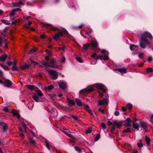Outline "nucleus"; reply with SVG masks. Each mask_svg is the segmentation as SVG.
<instances>
[{"mask_svg":"<svg viewBox=\"0 0 153 153\" xmlns=\"http://www.w3.org/2000/svg\"><path fill=\"white\" fill-rule=\"evenodd\" d=\"M140 45L143 49L146 48V46H149L151 44V42L148 39H152L153 38L152 34L148 31H145L142 33L140 36Z\"/></svg>","mask_w":153,"mask_h":153,"instance_id":"nucleus-1","label":"nucleus"},{"mask_svg":"<svg viewBox=\"0 0 153 153\" xmlns=\"http://www.w3.org/2000/svg\"><path fill=\"white\" fill-rule=\"evenodd\" d=\"M113 125L110 130L111 132L112 133L114 132L116 127L117 128H120L122 126L123 122H127L125 125L126 127H130L131 125V120L129 118H127L125 120L119 122H118L117 120H113Z\"/></svg>","mask_w":153,"mask_h":153,"instance_id":"nucleus-2","label":"nucleus"},{"mask_svg":"<svg viewBox=\"0 0 153 153\" xmlns=\"http://www.w3.org/2000/svg\"><path fill=\"white\" fill-rule=\"evenodd\" d=\"M2 80L0 79V84L6 87L10 88L12 85V82L9 79L4 78L2 79Z\"/></svg>","mask_w":153,"mask_h":153,"instance_id":"nucleus-3","label":"nucleus"},{"mask_svg":"<svg viewBox=\"0 0 153 153\" xmlns=\"http://www.w3.org/2000/svg\"><path fill=\"white\" fill-rule=\"evenodd\" d=\"M43 25L45 27H46L48 29L54 31H59L60 30L57 27H54L51 25L47 23H43Z\"/></svg>","mask_w":153,"mask_h":153,"instance_id":"nucleus-4","label":"nucleus"},{"mask_svg":"<svg viewBox=\"0 0 153 153\" xmlns=\"http://www.w3.org/2000/svg\"><path fill=\"white\" fill-rule=\"evenodd\" d=\"M48 73L50 74V78L53 80H56L58 77L57 72L53 70H50L48 71Z\"/></svg>","mask_w":153,"mask_h":153,"instance_id":"nucleus-5","label":"nucleus"},{"mask_svg":"<svg viewBox=\"0 0 153 153\" xmlns=\"http://www.w3.org/2000/svg\"><path fill=\"white\" fill-rule=\"evenodd\" d=\"M96 87L102 91L103 93H105L108 90L106 87L103 84L100 83L95 84Z\"/></svg>","mask_w":153,"mask_h":153,"instance_id":"nucleus-6","label":"nucleus"},{"mask_svg":"<svg viewBox=\"0 0 153 153\" xmlns=\"http://www.w3.org/2000/svg\"><path fill=\"white\" fill-rule=\"evenodd\" d=\"M94 88L92 87H89L87 88L81 90L79 91V93L81 94L85 92H91L93 91Z\"/></svg>","mask_w":153,"mask_h":153,"instance_id":"nucleus-7","label":"nucleus"},{"mask_svg":"<svg viewBox=\"0 0 153 153\" xmlns=\"http://www.w3.org/2000/svg\"><path fill=\"white\" fill-rule=\"evenodd\" d=\"M59 88L65 91L67 88V85L66 83L63 82H58Z\"/></svg>","mask_w":153,"mask_h":153,"instance_id":"nucleus-8","label":"nucleus"},{"mask_svg":"<svg viewBox=\"0 0 153 153\" xmlns=\"http://www.w3.org/2000/svg\"><path fill=\"white\" fill-rule=\"evenodd\" d=\"M41 63L42 65L45 66L51 67L53 68H58L59 67L57 65H50L48 62L42 61Z\"/></svg>","mask_w":153,"mask_h":153,"instance_id":"nucleus-9","label":"nucleus"},{"mask_svg":"<svg viewBox=\"0 0 153 153\" xmlns=\"http://www.w3.org/2000/svg\"><path fill=\"white\" fill-rule=\"evenodd\" d=\"M108 104V99L106 98H104L103 100L98 101V104L100 106L103 105H107Z\"/></svg>","mask_w":153,"mask_h":153,"instance_id":"nucleus-10","label":"nucleus"},{"mask_svg":"<svg viewBox=\"0 0 153 153\" xmlns=\"http://www.w3.org/2000/svg\"><path fill=\"white\" fill-rule=\"evenodd\" d=\"M67 101L68 102V105L70 107L75 106V102L73 100L69 98H67Z\"/></svg>","mask_w":153,"mask_h":153,"instance_id":"nucleus-11","label":"nucleus"},{"mask_svg":"<svg viewBox=\"0 0 153 153\" xmlns=\"http://www.w3.org/2000/svg\"><path fill=\"white\" fill-rule=\"evenodd\" d=\"M63 36V33L61 31L55 34L53 36V38L54 40H57L60 37Z\"/></svg>","mask_w":153,"mask_h":153,"instance_id":"nucleus-12","label":"nucleus"},{"mask_svg":"<svg viewBox=\"0 0 153 153\" xmlns=\"http://www.w3.org/2000/svg\"><path fill=\"white\" fill-rule=\"evenodd\" d=\"M90 44L91 47L94 49H96L98 45V43L96 40L92 42Z\"/></svg>","mask_w":153,"mask_h":153,"instance_id":"nucleus-13","label":"nucleus"},{"mask_svg":"<svg viewBox=\"0 0 153 153\" xmlns=\"http://www.w3.org/2000/svg\"><path fill=\"white\" fill-rule=\"evenodd\" d=\"M7 58V55L5 53L1 55L0 56V62H4L5 61Z\"/></svg>","mask_w":153,"mask_h":153,"instance_id":"nucleus-14","label":"nucleus"},{"mask_svg":"<svg viewBox=\"0 0 153 153\" xmlns=\"http://www.w3.org/2000/svg\"><path fill=\"white\" fill-rule=\"evenodd\" d=\"M140 125L141 127L145 130L148 128V126L146 122L144 121H141L140 123Z\"/></svg>","mask_w":153,"mask_h":153,"instance_id":"nucleus-15","label":"nucleus"},{"mask_svg":"<svg viewBox=\"0 0 153 153\" xmlns=\"http://www.w3.org/2000/svg\"><path fill=\"white\" fill-rule=\"evenodd\" d=\"M54 88L53 85H51L45 87V90L47 91H50Z\"/></svg>","mask_w":153,"mask_h":153,"instance_id":"nucleus-16","label":"nucleus"},{"mask_svg":"<svg viewBox=\"0 0 153 153\" xmlns=\"http://www.w3.org/2000/svg\"><path fill=\"white\" fill-rule=\"evenodd\" d=\"M132 125L134 128L138 131L139 130V126L137 123L133 122Z\"/></svg>","mask_w":153,"mask_h":153,"instance_id":"nucleus-17","label":"nucleus"},{"mask_svg":"<svg viewBox=\"0 0 153 153\" xmlns=\"http://www.w3.org/2000/svg\"><path fill=\"white\" fill-rule=\"evenodd\" d=\"M75 101L78 106H81L82 105V103L81 102V101L80 99L76 98L75 99Z\"/></svg>","mask_w":153,"mask_h":153,"instance_id":"nucleus-18","label":"nucleus"},{"mask_svg":"<svg viewBox=\"0 0 153 153\" xmlns=\"http://www.w3.org/2000/svg\"><path fill=\"white\" fill-rule=\"evenodd\" d=\"M118 70L119 72L123 73H126V68H120L118 69H117L115 70Z\"/></svg>","mask_w":153,"mask_h":153,"instance_id":"nucleus-19","label":"nucleus"},{"mask_svg":"<svg viewBox=\"0 0 153 153\" xmlns=\"http://www.w3.org/2000/svg\"><path fill=\"white\" fill-rule=\"evenodd\" d=\"M19 67L21 69L23 70L27 69L29 68V65L27 64H26L24 65H21Z\"/></svg>","mask_w":153,"mask_h":153,"instance_id":"nucleus-20","label":"nucleus"},{"mask_svg":"<svg viewBox=\"0 0 153 153\" xmlns=\"http://www.w3.org/2000/svg\"><path fill=\"white\" fill-rule=\"evenodd\" d=\"M29 142L30 144H31L33 146H35L36 143V141L31 138H29Z\"/></svg>","mask_w":153,"mask_h":153,"instance_id":"nucleus-21","label":"nucleus"},{"mask_svg":"<svg viewBox=\"0 0 153 153\" xmlns=\"http://www.w3.org/2000/svg\"><path fill=\"white\" fill-rule=\"evenodd\" d=\"M145 140L146 143H147V145L148 146H149L150 145V139L147 136H146L145 137Z\"/></svg>","mask_w":153,"mask_h":153,"instance_id":"nucleus-22","label":"nucleus"},{"mask_svg":"<svg viewBox=\"0 0 153 153\" xmlns=\"http://www.w3.org/2000/svg\"><path fill=\"white\" fill-rule=\"evenodd\" d=\"M32 98L36 102H39V99L38 97L36 95V94L35 95H33L32 97Z\"/></svg>","mask_w":153,"mask_h":153,"instance_id":"nucleus-23","label":"nucleus"},{"mask_svg":"<svg viewBox=\"0 0 153 153\" xmlns=\"http://www.w3.org/2000/svg\"><path fill=\"white\" fill-rule=\"evenodd\" d=\"M37 94L39 97H42L43 96V94L42 91L39 89H38L36 91Z\"/></svg>","mask_w":153,"mask_h":153,"instance_id":"nucleus-24","label":"nucleus"},{"mask_svg":"<svg viewBox=\"0 0 153 153\" xmlns=\"http://www.w3.org/2000/svg\"><path fill=\"white\" fill-rule=\"evenodd\" d=\"M49 64L50 65H54L55 63H56V61L53 58L51 59L50 61H49Z\"/></svg>","mask_w":153,"mask_h":153,"instance_id":"nucleus-25","label":"nucleus"},{"mask_svg":"<svg viewBox=\"0 0 153 153\" xmlns=\"http://www.w3.org/2000/svg\"><path fill=\"white\" fill-rule=\"evenodd\" d=\"M26 87L28 88L30 90H33L34 89L35 86L33 85H26Z\"/></svg>","mask_w":153,"mask_h":153,"instance_id":"nucleus-26","label":"nucleus"},{"mask_svg":"<svg viewBox=\"0 0 153 153\" xmlns=\"http://www.w3.org/2000/svg\"><path fill=\"white\" fill-rule=\"evenodd\" d=\"M123 133H126L128 132H131V128H128L125 129L122 132Z\"/></svg>","mask_w":153,"mask_h":153,"instance_id":"nucleus-27","label":"nucleus"},{"mask_svg":"<svg viewBox=\"0 0 153 153\" xmlns=\"http://www.w3.org/2000/svg\"><path fill=\"white\" fill-rule=\"evenodd\" d=\"M90 43H87L83 45V49L84 50H86L90 46Z\"/></svg>","mask_w":153,"mask_h":153,"instance_id":"nucleus-28","label":"nucleus"},{"mask_svg":"<svg viewBox=\"0 0 153 153\" xmlns=\"http://www.w3.org/2000/svg\"><path fill=\"white\" fill-rule=\"evenodd\" d=\"M71 117L72 118L74 119L76 121L79 122V120L78 118L77 117H76V116H75L73 114H71L70 115Z\"/></svg>","mask_w":153,"mask_h":153,"instance_id":"nucleus-29","label":"nucleus"},{"mask_svg":"<svg viewBox=\"0 0 153 153\" xmlns=\"http://www.w3.org/2000/svg\"><path fill=\"white\" fill-rule=\"evenodd\" d=\"M48 95L53 100H54V98L56 96V95L54 94H48Z\"/></svg>","mask_w":153,"mask_h":153,"instance_id":"nucleus-30","label":"nucleus"},{"mask_svg":"<svg viewBox=\"0 0 153 153\" xmlns=\"http://www.w3.org/2000/svg\"><path fill=\"white\" fill-rule=\"evenodd\" d=\"M8 129V126L7 124L5 123L3 126L2 129L4 131H5L6 130H7Z\"/></svg>","mask_w":153,"mask_h":153,"instance_id":"nucleus-31","label":"nucleus"},{"mask_svg":"<svg viewBox=\"0 0 153 153\" xmlns=\"http://www.w3.org/2000/svg\"><path fill=\"white\" fill-rule=\"evenodd\" d=\"M74 148L75 150L79 153H81L82 151L81 149L78 146H76Z\"/></svg>","mask_w":153,"mask_h":153,"instance_id":"nucleus-32","label":"nucleus"},{"mask_svg":"<svg viewBox=\"0 0 153 153\" xmlns=\"http://www.w3.org/2000/svg\"><path fill=\"white\" fill-rule=\"evenodd\" d=\"M45 143L46 145V146L47 148L49 149L50 150V144L48 142V141L47 140H46L45 141Z\"/></svg>","mask_w":153,"mask_h":153,"instance_id":"nucleus-33","label":"nucleus"},{"mask_svg":"<svg viewBox=\"0 0 153 153\" xmlns=\"http://www.w3.org/2000/svg\"><path fill=\"white\" fill-rule=\"evenodd\" d=\"M1 22H2V23H4L5 25H10V23H8V22H6L7 21V20H5L4 19H2L1 20Z\"/></svg>","mask_w":153,"mask_h":153,"instance_id":"nucleus-34","label":"nucleus"},{"mask_svg":"<svg viewBox=\"0 0 153 153\" xmlns=\"http://www.w3.org/2000/svg\"><path fill=\"white\" fill-rule=\"evenodd\" d=\"M0 65L2 67L4 70H9V68L7 65H4L1 64L0 63Z\"/></svg>","mask_w":153,"mask_h":153,"instance_id":"nucleus-35","label":"nucleus"},{"mask_svg":"<svg viewBox=\"0 0 153 153\" xmlns=\"http://www.w3.org/2000/svg\"><path fill=\"white\" fill-rule=\"evenodd\" d=\"M7 33V31H6V30H5V29H4L1 33V35L4 37H6L7 36L6 34Z\"/></svg>","mask_w":153,"mask_h":153,"instance_id":"nucleus-36","label":"nucleus"},{"mask_svg":"<svg viewBox=\"0 0 153 153\" xmlns=\"http://www.w3.org/2000/svg\"><path fill=\"white\" fill-rule=\"evenodd\" d=\"M100 123L101 126L102 127V129L103 130H105V129L106 127V126L105 124L103 123Z\"/></svg>","mask_w":153,"mask_h":153,"instance_id":"nucleus-37","label":"nucleus"},{"mask_svg":"<svg viewBox=\"0 0 153 153\" xmlns=\"http://www.w3.org/2000/svg\"><path fill=\"white\" fill-rule=\"evenodd\" d=\"M100 135L99 134H97V136L94 138V140L95 141H98L99 139L100 138Z\"/></svg>","mask_w":153,"mask_h":153,"instance_id":"nucleus-38","label":"nucleus"},{"mask_svg":"<svg viewBox=\"0 0 153 153\" xmlns=\"http://www.w3.org/2000/svg\"><path fill=\"white\" fill-rule=\"evenodd\" d=\"M146 70L147 72L148 73H152L153 71L152 68L150 67L146 68Z\"/></svg>","mask_w":153,"mask_h":153,"instance_id":"nucleus-39","label":"nucleus"},{"mask_svg":"<svg viewBox=\"0 0 153 153\" xmlns=\"http://www.w3.org/2000/svg\"><path fill=\"white\" fill-rule=\"evenodd\" d=\"M12 69L13 71H17L18 70V68L17 67V65H13Z\"/></svg>","mask_w":153,"mask_h":153,"instance_id":"nucleus-40","label":"nucleus"},{"mask_svg":"<svg viewBox=\"0 0 153 153\" xmlns=\"http://www.w3.org/2000/svg\"><path fill=\"white\" fill-rule=\"evenodd\" d=\"M76 59L80 63H82L83 62V60L82 59L79 57H76Z\"/></svg>","mask_w":153,"mask_h":153,"instance_id":"nucleus-41","label":"nucleus"},{"mask_svg":"<svg viewBox=\"0 0 153 153\" xmlns=\"http://www.w3.org/2000/svg\"><path fill=\"white\" fill-rule=\"evenodd\" d=\"M15 10H15V9H13L12 10V12L9 14L10 16H13L15 14Z\"/></svg>","mask_w":153,"mask_h":153,"instance_id":"nucleus-42","label":"nucleus"},{"mask_svg":"<svg viewBox=\"0 0 153 153\" xmlns=\"http://www.w3.org/2000/svg\"><path fill=\"white\" fill-rule=\"evenodd\" d=\"M91 128L89 127L87 129L86 131V134H88L90 133L92 131V130H91Z\"/></svg>","mask_w":153,"mask_h":153,"instance_id":"nucleus-43","label":"nucleus"},{"mask_svg":"<svg viewBox=\"0 0 153 153\" xmlns=\"http://www.w3.org/2000/svg\"><path fill=\"white\" fill-rule=\"evenodd\" d=\"M103 59L104 61L107 60L108 59L109 57L108 56L104 55L103 56Z\"/></svg>","mask_w":153,"mask_h":153,"instance_id":"nucleus-44","label":"nucleus"},{"mask_svg":"<svg viewBox=\"0 0 153 153\" xmlns=\"http://www.w3.org/2000/svg\"><path fill=\"white\" fill-rule=\"evenodd\" d=\"M127 107L129 110H130L132 107V105L131 104L129 103L127 104Z\"/></svg>","mask_w":153,"mask_h":153,"instance_id":"nucleus-45","label":"nucleus"},{"mask_svg":"<svg viewBox=\"0 0 153 153\" xmlns=\"http://www.w3.org/2000/svg\"><path fill=\"white\" fill-rule=\"evenodd\" d=\"M103 56H97L96 57V59H100L102 60L103 59Z\"/></svg>","mask_w":153,"mask_h":153,"instance_id":"nucleus-46","label":"nucleus"},{"mask_svg":"<svg viewBox=\"0 0 153 153\" xmlns=\"http://www.w3.org/2000/svg\"><path fill=\"white\" fill-rule=\"evenodd\" d=\"M61 32H62L63 33V34H64L65 35H68L69 34V33L65 29H64V30L62 31H61Z\"/></svg>","mask_w":153,"mask_h":153,"instance_id":"nucleus-47","label":"nucleus"},{"mask_svg":"<svg viewBox=\"0 0 153 153\" xmlns=\"http://www.w3.org/2000/svg\"><path fill=\"white\" fill-rule=\"evenodd\" d=\"M41 38L42 39H44L47 38V36L45 34H43L41 35Z\"/></svg>","mask_w":153,"mask_h":153,"instance_id":"nucleus-48","label":"nucleus"},{"mask_svg":"<svg viewBox=\"0 0 153 153\" xmlns=\"http://www.w3.org/2000/svg\"><path fill=\"white\" fill-rule=\"evenodd\" d=\"M0 76L2 79H3L4 77V74L3 72L0 70Z\"/></svg>","mask_w":153,"mask_h":153,"instance_id":"nucleus-49","label":"nucleus"},{"mask_svg":"<svg viewBox=\"0 0 153 153\" xmlns=\"http://www.w3.org/2000/svg\"><path fill=\"white\" fill-rule=\"evenodd\" d=\"M153 61V58L151 56H149L148 59V61L149 62H151Z\"/></svg>","mask_w":153,"mask_h":153,"instance_id":"nucleus-50","label":"nucleus"},{"mask_svg":"<svg viewBox=\"0 0 153 153\" xmlns=\"http://www.w3.org/2000/svg\"><path fill=\"white\" fill-rule=\"evenodd\" d=\"M3 110L6 112H9V110L7 107L4 108L3 109Z\"/></svg>","mask_w":153,"mask_h":153,"instance_id":"nucleus-51","label":"nucleus"},{"mask_svg":"<svg viewBox=\"0 0 153 153\" xmlns=\"http://www.w3.org/2000/svg\"><path fill=\"white\" fill-rule=\"evenodd\" d=\"M71 132L70 131V133H68L67 135L71 138H74V136L73 135L71 134Z\"/></svg>","mask_w":153,"mask_h":153,"instance_id":"nucleus-52","label":"nucleus"},{"mask_svg":"<svg viewBox=\"0 0 153 153\" xmlns=\"http://www.w3.org/2000/svg\"><path fill=\"white\" fill-rule=\"evenodd\" d=\"M137 145L138 147L142 148L143 146V144L142 143H138Z\"/></svg>","mask_w":153,"mask_h":153,"instance_id":"nucleus-53","label":"nucleus"},{"mask_svg":"<svg viewBox=\"0 0 153 153\" xmlns=\"http://www.w3.org/2000/svg\"><path fill=\"white\" fill-rule=\"evenodd\" d=\"M46 52L47 54H48L49 55H51V51L48 50H46Z\"/></svg>","mask_w":153,"mask_h":153,"instance_id":"nucleus-54","label":"nucleus"},{"mask_svg":"<svg viewBox=\"0 0 153 153\" xmlns=\"http://www.w3.org/2000/svg\"><path fill=\"white\" fill-rule=\"evenodd\" d=\"M35 52V50H34V49H33L29 51V53L30 54H31L33 53H34Z\"/></svg>","mask_w":153,"mask_h":153,"instance_id":"nucleus-55","label":"nucleus"},{"mask_svg":"<svg viewBox=\"0 0 153 153\" xmlns=\"http://www.w3.org/2000/svg\"><path fill=\"white\" fill-rule=\"evenodd\" d=\"M114 115L116 116H118L120 114V113L119 111H116L114 112Z\"/></svg>","mask_w":153,"mask_h":153,"instance_id":"nucleus-56","label":"nucleus"},{"mask_svg":"<svg viewBox=\"0 0 153 153\" xmlns=\"http://www.w3.org/2000/svg\"><path fill=\"white\" fill-rule=\"evenodd\" d=\"M84 105L85 106V109L87 111H88V110H89V107L88 105Z\"/></svg>","mask_w":153,"mask_h":153,"instance_id":"nucleus-57","label":"nucleus"},{"mask_svg":"<svg viewBox=\"0 0 153 153\" xmlns=\"http://www.w3.org/2000/svg\"><path fill=\"white\" fill-rule=\"evenodd\" d=\"M22 126L23 128H24V129H25V128L27 127L25 124L24 123H22Z\"/></svg>","mask_w":153,"mask_h":153,"instance_id":"nucleus-58","label":"nucleus"},{"mask_svg":"<svg viewBox=\"0 0 153 153\" xmlns=\"http://www.w3.org/2000/svg\"><path fill=\"white\" fill-rule=\"evenodd\" d=\"M97 56V55L96 53H95L91 56L96 59V58Z\"/></svg>","mask_w":153,"mask_h":153,"instance_id":"nucleus-59","label":"nucleus"},{"mask_svg":"<svg viewBox=\"0 0 153 153\" xmlns=\"http://www.w3.org/2000/svg\"><path fill=\"white\" fill-rule=\"evenodd\" d=\"M18 4L19 5H24L25 3L22 1H20L18 2Z\"/></svg>","mask_w":153,"mask_h":153,"instance_id":"nucleus-60","label":"nucleus"},{"mask_svg":"<svg viewBox=\"0 0 153 153\" xmlns=\"http://www.w3.org/2000/svg\"><path fill=\"white\" fill-rule=\"evenodd\" d=\"M20 136L23 139L25 137V136L24 134L22 133V132H21V133L20 134Z\"/></svg>","mask_w":153,"mask_h":153,"instance_id":"nucleus-61","label":"nucleus"},{"mask_svg":"<svg viewBox=\"0 0 153 153\" xmlns=\"http://www.w3.org/2000/svg\"><path fill=\"white\" fill-rule=\"evenodd\" d=\"M7 64L9 66H10L13 64V62L12 61H8L7 62Z\"/></svg>","mask_w":153,"mask_h":153,"instance_id":"nucleus-62","label":"nucleus"},{"mask_svg":"<svg viewBox=\"0 0 153 153\" xmlns=\"http://www.w3.org/2000/svg\"><path fill=\"white\" fill-rule=\"evenodd\" d=\"M45 59L48 62H49V57L48 56H46L45 57Z\"/></svg>","mask_w":153,"mask_h":153,"instance_id":"nucleus-63","label":"nucleus"},{"mask_svg":"<svg viewBox=\"0 0 153 153\" xmlns=\"http://www.w3.org/2000/svg\"><path fill=\"white\" fill-rule=\"evenodd\" d=\"M122 110L123 112H125L126 111L127 109L125 107H122Z\"/></svg>","mask_w":153,"mask_h":153,"instance_id":"nucleus-64","label":"nucleus"}]
</instances>
